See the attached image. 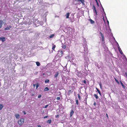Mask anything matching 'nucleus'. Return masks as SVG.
I'll return each mask as SVG.
<instances>
[{
    "mask_svg": "<svg viewBox=\"0 0 127 127\" xmlns=\"http://www.w3.org/2000/svg\"><path fill=\"white\" fill-rule=\"evenodd\" d=\"M48 105H46L44 107V108H46L48 107Z\"/></svg>",
    "mask_w": 127,
    "mask_h": 127,
    "instance_id": "obj_34",
    "label": "nucleus"
},
{
    "mask_svg": "<svg viewBox=\"0 0 127 127\" xmlns=\"http://www.w3.org/2000/svg\"><path fill=\"white\" fill-rule=\"evenodd\" d=\"M24 122V119H21L20 120L18 121V123L19 125L21 126L23 124Z\"/></svg>",
    "mask_w": 127,
    "mask_h": 127,
    "instance_id": "obj_1",
    "label": "nucleus"
},
{
    "mask_svg": "<svg viewBox=\"0 0 127 127\" xmlns=\"http://www.w3.org/2000/svg\"><path fill=\"white\" fill-rule=\"evenodd\" d=\"M78 1H80L81 2L82 4L84 5V2H85L84 0H78Z\"/></svg>",
    "mask_w": 127,
    "mask_h": 127,
    "instance_id": "obj_12",
    "label": "nucleus"
},
{
    "mask_svg": "<svg viewBox=\"0 0 127 127\" xmlns=\"http://www.w3.org/2000/svg\"><path fill=\"white\" fill-rule=\"evenodd\" d=\"M120 82H120L121 84V85H122V86L123 87V88H125V86H124V85L123 84V83L121 81H120Z\"/></svg>",
    "mask_w": 127,
    "mask_h": 127,
    "instance_id": "obj_27",
    "label": "nucleus"
},
{
    "mask_svg": "<svg viewBox=\"0 0 127 127\" xmlns=\"http://www.w3.org/2000/svg\"><path fill=\"white\" fill-rule=\"evenodd\" d=\"M51 122V120H49L47 121V123H49V124H50Z\"/></svg>",
    "mask_w": 127,
    "mask_h": 127,
    "instance_id": "obj_26",
    "label": "nucleus"
},
{
    "mask_svg": "<svg viewBox=\"0 0 127 127\" xmlns=\"http://www.w3.org/2000/svg\"><path fill=\"white\" fill-rule=\"evenodd\" d=\"M77 75L78 76L80 77H81L82 76L81 73L80 72L77 73Z\"/></svg>",
    "mask_w": 127,
    "mask_h": 127,
    "instance_id": "obj_7",
    "label": "nucleus"
},
{
    "mask_svg": "<svg viewBox=\"0 0 127 127\" xmlns=\"http://www.w3.org/2000/svg\"><path fill=\"white\" fill-rule=\"evenodd\" d=\"M89 20L91 24H93L94 23V21L91 19H90Z\"/></svg>",
    "mask_w": 127,
    "mask_h": 127,
    "instance_id": "obj_17",
    "label": "nucleus"
},
{
    "mask_svg": "<svg viewBox=\"0 0 127 127\" xmlns=\"http://www.w3.org/2000/svg\"><path fill=\"white\" fill-rule=\"evenodd\" d=\"M94 96L95 97L96 99H98V97L97 95L95 94H94Z\"/></svg>",
    "mask_w": 127,
    "mask_h": 127,
    "instance_id": "obj_21",
    "label": "nucleus"
},
{
    "mask_svg": "<svg viewBox=\"0 0 127 127\" xmlns=\"http://www.w3.org/2000/svg\"><path fill=\"white\" fill-rule=\"evenodd\" d=\"M117 45H118V44H118V43L117 42Z\"/></svg>",
    "mask_w": 127,
    "mask_h": 127,
    "instance_id": "obj_56",
    "label": "nucleus"
},
{
    "mask_svg": "<svg viewBox=\"0 0 127 127\" xmlns=\"http://www.w3.org/2000/svg\"><path fill=\"white\" fill-rule=\"evenodd\" d=\"M49 82V79H46L45 80V83H48Z\"/></svg>",
    "mask_w": 127,
    "mask_h": 127,
    "instance_id": "obj_24",
    "label": "nucleus"
},
{
    "mask_svg": "<svg viewBox=\"0 0 127 127\" xmlns=\"http://www.w3.org/2000/svg\"><path fill=\"white\" fill-rule=\"evenodd\" d=\"M38 86H39V85H38V84H37L36 85V88L37 89L38 87Z\"/></svg>",
    "mask_w": 127,
    "mask_h": 127,
    "instance_id": "obj_35",
    "label": "nucleus"
},
{
    "mask_svg": "<svg viewBox=\"0 0 127 127\" xmlns=\"http://www.w3.org/2000/svg\"><path fill=\"white\" fill-rule=\"evenodd\" d=\"M11 26H7V27H6L5 28L4 30H9L11 28Z\"/></svg>",
    "mask_w": 127,
    "mask_h": 127,
    "instance_id": "obj_5",
    "label": "nucleus"
},
{
    "mask_svg": "<svg viewBox=\"0 0 127 127\" xmlns=\"http://www.w3.org/2000/svg\"><path fill=\"white\" fill-rule=\"evenodd\" d=\"M33 85V86H34V87H35V85H34H34Z\"/></svg>",
    "mask_w": 127,
    "mask_h": 127,
    "instance_id": "obj_55",
    "label": "nucleus"
},
{
    "mask_svg": "<svg viewBox=\"0 0 127 127\" xmlns=\"http://www.w3.org/2000/svg\"><path fill=\"white\" fill-rule=\"evenodd\" d=\"M99 85L101 89H102V85H101V83H100L99 84Z\"/></svg>",
    "mask_w": 127,
    "mask_h": 127,
    "instance_id": "obj_37",
    "label": "nucleus"
},
{
    "mask_svg": "<svg viewBox=\"0 0 127 127\" xmlns=\"http://www.w3.org/2000/svg\"><path fill=\"white\" fill-rule=\"evenodd\" d=\"M37 126L38 127H41V126L39 125H38Z\"/></svg>",
    "mask_w": 127,
    "mask_h": 127,
    "instance_id": "obj_48",
    "label": "nucleus"
},
{
    "mask_svg": "<svg viewBox=\"0 0 127 127\" xmlns=\"http://www.w3.org/2000/svg\"><path fill=\"white\" fill-rule=\"evenodd\" d=\"M96 103H95V102H94V105H96Z\"/></svg>",
    "mask_w": 127,
    "mask_h": 127,
    "instance_id": "obj_52",
    "label": "nucleus"
},
{
    "mask_svg": "<svg viewBox=\"0 0 127 127\" xmlns=\"http://www.w3.org/2000/svg\"><path fill=\"white\" fill-rule=\"evenodd\" d=\"M32 127L30 126V127Z\"/></svg>",
    "mask_w": 127,
    "mask_h": 127,
    "instance_id": "obj_58",
    "label": "nucleus"
},
{
    "mask_svg": "<svg viewBox=\"0 0 127 127\" xmlns=\"http://www.w3.org/2000/svg\"><path fill=\"white\" fill-rule=\"evenodd\" d=\"M125 76L127 77V73L126 72L125 73Z\"/></svg>",
    "mask_w": 127,
    "mask_h": 127,
    "instance_id": "obj_42",
    "label": "nucleus"
},
{
    "mask_svg": "<svg viewBox=\"0 0 127 127\" xmlns=\"http://www.w3.org/2000/svg\"><path fill=\"white\" fill-rule=\"evenodd\" d=\"M83 82L84 83H86V81L85 80H84L83 81Z\"/></svg>",
    "mask_w": 127,
    "mask_h": 127,
    "instance_id": "obj_50",
    "label": "nucleus"
},
{
    "mask_svg": "<svg viewBox=\"0 0 127 127\" xmlns=\"http://www.w3.org/2000/svg\"><path fill=\"white\" fill-rule=\"evenodd\" d=\"M119 50V51L120 52V53L122 54V55H124L123 54V52L122 50H121V49H118Z\"/></svg>",
    "mask_w": 127,
    "mask_h": 127,
    "instance_id": "obj_18",
    "label": "nucleus"
},
{
    "mask_svg": "<svg viewBox=\"0 0 127 127\" xmlns=\"http://www.w3.org/2000/svg\"><path fill=\"white\" fill-rule=\"evenodd\" d=\"M84 102L86 104H87V101H85V102Z\"/></svg>",
    "mask_w": 127,
    "mask_h": 127,
    "instance_id": "obj_51",
    "label": "nucleus"
},
{
    "mask_svg": "<svg viewBox=\"0 0 127 127\" xmlns=\"http://www.w3.org/2000/svg\"><path fill=\"white\" fill-rule=\"evenodd\" d=\"M3 21L2 20H0V29L1 28L2 25Z\"/></svg>",
    "mask_w": 127,
    "mask_h": 127,
    "instance_id": "obj_10",
    "label": "nucleus"
},
{
    "mask_svg": "<svg viewBox=\"0 0 127 127\" xmlns=\"http://www.w3.org/2000/svg\"><path fill=\"white\" fill-rule=\"evenodd\" d=\"M3 107V105L2 104H0V110L2 109Z\"/></svg>",
    "mask_w": 127,
    "mask_h": 127,
    "instance_id": "obj_22",
    "label": "nucleus"
},
{
    "mask_svg": "<svg viewBox=\"0 0 127 127\" xmlns=\"http://www.w3.org/2000/svg\"><path fill=\"white\" fill-rule=\"evenodd\" d=\"M44 4H46L47 6L48 5H49V4L48 3H44Z\"/></svg>",
    "mask_w": 127,
    "mask_h": 127,
    "instance_id": "obj_36",
    "label": "nucleus"
},
{
    "mask_svg": "<svg viewBox=\"0 0 127 127\" xmlns=\"http://www.w3.org/2000/svg\"><path fill=\"white\" fill-rule=\"evenodd\" d=\"M102 9L103 11H104V8H103L102 7Z\"/></svg>",
    "mask_w": 127,
    "mask_h": 127,
    "instance_id": "obj_54",
    "label": "nucleus"
},
{
    "mask_svg": "<svg viewBox=\"0 0 127 127\" xmlns=\"http://www.w3.org/2000/svg\"><path fill=\"white\" fill-rule=\"evenodd\" d=\"M15 116L16 118L17 119H19L20 117V116L19 114H15Z\"/></svg>",
    "mask_w": 127,
    "mask_h": 127,
    "instance_id": "obj_8",
    "label": "nucleus"
},
{
    "mask_svg": "<svg viewBox=\"0 0 127 127\" xmlns=\"http://www.w3.org/2000/svg\"><path fill=\"white\" fill-rule=\"evenodd\" d=\"M23 112L24 113V115H25L26 114V112L25 111H23Z\"/></svg>",
    "mask_w": 127,
    "mask_h": 127,
    "instance_id": "obj_41",
    "label": "nucleus"
},
{
    "mask_svg": "<svg viewBox=\"0 0 127 127\" xmlns=\"http://www.w3.org/2000/svg\"><path fill=\"white\" fill-rule=\"evenodd\" d=\"M96 3H97V5H98V3L97 1V0H95Z\"/></svg>",
    "mask_w": 127,
    "mask_h": 127,
    "instance_id": "obj_45",
    "label": "nucleus"
},
{
    "mask_svg": "<svg viewBox=\"0 0 127 127\" xmlns=\"http://www.w3.org/2000/svg\"><path fill=\"white\" fill-rule=\"evenodd\" d=\"M87 98L86 97V98H85V100L84 101H87Z\"/></svg>",
    "mask_w": 127,
    "mask_h": 127,
    "instance_id": "obj_43",
    "label": "nucleus"
},
{
    "mask_svg": "<svg viewBox=\"0 0 127 127\" xmlns=\"http://www.w3.org/2000/svg\"><path fill=\"white\" fill-rule=\"evenodd\" d=\"M55 47H56L55 45H54V46H53L52 47V49L53 50H54L55 48Z\"/></svg>",
    "mask_w": 127,
    "mask_h": 127,
    "instance_id": "obj_28",
    "label": "nucleus"
},
{
    "mask_svg": "<svg viewBox=\"0 0 127 127\" xmlns=\"http://www.w3.org/2000/svg\"><path fill=\"white\" fill-rule=\"evenodd\" d=\"M103 14L105 15H106V14H105V12H104V11H103Z\"/></svg>",
    "mask_w": 127,
    "mask_h": 127,
    "instance_id": "obj_49",
    "label": "nucleus"
},
{
    "mask_svg": "<svg viewBox=\"0 0 127 127\" xmlns=\"http://www.w3.org/2000/svg\"><path fill=\"white\" fill-rule=\"evenodd\" d=\"M117 47L118 48V49H121V48L120 47L119 44H118V45Z\"/></svg>",
    "mask_w": 127,
    "mask_h": 127,
    "instance_id": "obj_40",
    "label": "nucleus"
},
{
    "mask_svg": "<svg viewBox=\"0 0 127 127\" xmlns=\"http://www.w3.org/2000/svg\"><path fill=\"white\" fill-rule=\"evenodd\" d=\"M59 115H57L56 116V118H59Z\"/></svg>",
    "mask_w": 127,
    "mask_h": 127,
    "instance_id": "obj_44",
    "label": "nucleus"
},
{
    "mask_svg": "<svg viewBox=\"0 0 127 127\" xmlns=\"http://www.w3.org/2000/svg\"><path fill=\"white\" fill-rule=\"evenodd\" d=\"M93 11L94 12V11H95V10H96V9L94 5H93Z\"/></svg>",
    "mask_w": 127,
    "mask_h": 127,
    "instance_id": "obj_25",
    "label": "nucleus"
},
{
    "mask_svg": "<svg viewBox=\"0 0 127 127\" xmlns=\"http://www.w3.org/2000/svg\"><path fill=\"white\" fill-rule=\"evenodd\" d=\"M5 38L4 37L0 38V41H1L2 42L5 41Z\"/></svg>",
    "mask_w": 127,
    "mask_h": 127,
    "instance_id": "obj_6",
    "label": "nucleus"
},
{
    "mask_svg": "<svg viewBox=\"0 0 127 127\" xmlns=\"http://www.w3.org/2000/svg\"><path fill=\"white\" fill-rule=\"evenodd\" d=\"M48 90H49V89L47 87H46L45 88L44 90L45 91H47Z\"/></svg>",
    "mask_w": 127,
    "mask_h": 127,
    "instance_id": "obj_23",
    "label": "nucleus"
},
{
    "mask_svg": "<svg viewBox=\"0 0 127 127\" xmlns=\"http://www.w3.org/2000/svg\"><path fill=\"white\" fill-rule=\"evenodd\" d=\"M36 64L37 66H40V64L39 62H36Z\"/></svg>",
    "mask_w": 127,
    "mask_h": 127,
    "instance_id": "obj_19",
    "label": "nucleus"
},
{
    "mask_svg": "<svg viewBox=\"0 0 127 127\" xmlns=\"http://www.w3.org/2000/svg\"><path fill=\"white\" fill-rule=\"evenodd\" d=\"M106 116L108 118V115L107 114H106Z\"/></svg>",
    "mask_w": 127,
    "mask_h": 127,
    "instance_id": "obj_47",
    "label": "nucleus"
},
{
    "mask_svg": "<svg viewBox=\"0 0 127 127\" xmlns=\"http://www.w3.org/2000/svg\"><path fill=\"white\" fill-rule=\"evenodd\" d=\"M69 59L70 60L72 61L74 59V57L73 56H72L71 57H70V56H69Z\"/></svg>",
    "mask_w": 127,
    "mask_h": 127,
    "instance_id": "obj_16",
    "label": "nucleus"
},
{
    "mask_svg": "<svg viewBox=\"0 0 127 127\" xmlns=\"http://www.w3.org/2000/svg\"><path fill=\"white\" fill-rule=\"evenodd\" d=\"M96 90L97 92L99 94V95L100 96H101V94L100 91L97 88H96Z\"/></svg>",
    "mask_w": 127,
    "mask_h": 127,
    "instance_id": "obj_14",
    "label": "nucleus"
},
{
    "mask_svg": "<svg viewBox=\"0 0 127 127\" xmlns=\"http://www.w3.org/2000/svg\"><path fill=\"white\" fill-rule=\"evenodd\" d=\"M70 13H67L65 15L66 16V18H69V15Z\"/></svg>",
    "mask_w": 127,
    "mask_h": 127,
    "instance_id": "obj_13",
    "label": "nucleus"
},
{
    "mask_svg": "<svg viewBox=\"0 0 127 127\" xmlns=\"http://www.w3.org/2000/svg\"><path fill=\"white\" fill-rule=\"evenodd\" d=\"M107 23H108V25H109V21L108 20H107Z\"/></svg>",
    "mask_w": 127,
    "mask_h": 127,
    "instance_id": "obj_53",
    "label": "nucleus"
},
{
    "mask_svg": "<svg viewBox=\"0 0 127 127\" xmlns=\"http://www.w3.org/2000/svg\"><path fill=\"white\" fill-rule=\"evenodd\" d=\"M48 117V116H45L44 117V118H47Z\"/></svg>",
    "mask_w": 127,
    "mask_h": 127,
    "instance_id": "obj_46",
    "label": "nucleus"
},
{
    "mask_svg": "<svg viewBox=\"0 0 127 127\" xmlns=\"http://www.w3.org/2000/svg\"><path fill=\"white\" fill-rule=\"evenodd\" d=\"M67 77H65L64 78L62 79V82L63 83H64V84H66L67 82Z\"/></svg>",
    "mask_w": 127,
    "mask_h": 127,
    "instance_id": "obj_2",
    "label": "nucleus"
},
{
    "mask_svg": "<svg viewBox=\"0 0 127 127\" xmlns=\"http://www.w3.org/2000/svg\"><path fill=\"white\" fill-rule=\"evenodd\" d=\"M117 47L118 48V49H121V48L120 47L119 44H118V45Z\"/></svg>",
    "mask_w": 127,
    "mask_h": 127,
    "instance_id": "obj_39",
    "label": "nucleus"
},
{
    "mask_svg": "<svg viewBox=\"0 0 127 127\" xmlns=\"http://www.w3.org/2000/svg\"><path fill=\"white\" fill-rule=\"evenodd\" d=\"M94 13H95V14L96 15H97V12L96 10H95V11H94Z\"/></svg>",
    "mask_w": 127,
    "mask_h": 127,
    "instance_id": "obj_31",
    "label": "nucleus"
},
{
    "mask_svg": "<svg viewBox=\"0 0 127 127\" xmlns=\"http://www.w3.org/2000/svg\"><path fill=\"white\" fill-rule=\"evenodd\" d=\"M115 81L118 83L119 84V82L118 81V80L116 79H115Z\"/></svg>",
    "mask_w": 127,
    "mask_h": 127,
    "instance_id": "obj_32",
    "label": "nucleus"
},
{
    "mask_svg": "<svg viewBox=\"0 0 127 127\" xmlns=\"http://www.w3.org/2000/svg\"><path fill=\"white\" fill-rule=\"evenodd\" d=\"M63 53V51L62 50L59 51L58 52V54L59 55V56H61Z\"/></svg>",
    "mask_w": 127,
    "mask_h": 127,
    "instance_id": "obj_3",
    "label": "nucleus"
},
{
    "mask_svg": "<svg viewBox=\"0 0 127 127\" xmlns=\"http://www.w3.org/2000/svg\"><path fill=\"white\" fill-rule=\"evenodd\" d=\"M54 36V34H51L49 36V38H53Z\"/></svg>",
    "mask_w": 127,
    "mask_h": 127,
    "instance_id": "obj_15",
    "label": "nucleus"
},
{
    "mask_svg": "<svg viewBox=\"0 0 127 127\" xmlns=\"http://www.w3.org/2000/svg\"><path fill=\"white\" fill-rule=\"evenodd\" d=\"M100 34L101 36V40L102 41H104V36L103 34L101 32H100Z\"/></svg>",
    "mask_w": 127,
    "mask_h": 127,
    "instance_id": "obj_4",
    "label": "nucleus"
},
{
    "mask_svg": "<svg viewBox=\"0 0 127 127\" xmlns=\"http://www.w3.org/2000/svg\"><path fill=\"white\" fill-rule=\"evenodd\" d=\"M59 72H57L55 73V74L54 75V76L55 78H56L59 75Z\"/></svg>",
    "mask_w": 127,
    "mask_h": 127,
    "instance_id": "obj_11",
    "label": "nucleus"
},
{
    "mask_svg": "<svg viewBox=\"0 0 127 127\" xmlns=\"http://www.w3.org/2000/svg\"><path fill=\"white\" fill-rule=\"evenodd\" d=\"M62 47L64 49H65L66 48V46H65V45L64 44H62Z\"/></svg>",
    "mask_w": 127,
    "mask_h": 127,
    "instance_id": "obj_20",
    "label": "nucleus"
},
{
    "mask_svg": "<svg viewBox=\"0 0 127 127\" xmlns=\"http://www.w3.org/2000/svg\"><path fill=\"white\" fill-rule=\"evenodd\" d=\"M74 113V111L72 110H71V112H70V117H71L72 116Z\"/></svg>",
    "mask_w": 127,
    "mask_h": 127,
    "instance_id": "obj_9",
    "label": "nucleus"
},
{
    "mask_svg": "<svg viewBox=\"0 0 127 127\" xmlns=\"http://www.w3.org/2000/svg\"><path fill=\"white\" fill-rule=\"evenodd\" d=\"M75 101L76 102V104L77 105H78V100L77 99H76V100Z\"/></svg>",
    "mask_w": 127,
    "mask_h": 127,
    "instance_id": "obj_29",
    "label": "nucleus"
},
{
    "mask_svg": "<svg viewBox=\"0 0 127 127\" xmlns=\"http://www.w3.org/2000/svg\"><path fill=\"white\" fill-rule=\"evenodd\" d=\"M78 96L79 98V99L80 100L81 99L80 96V95L79 94H78Z\"/></svg>",
    "mask_w": 127,
    "mask_h": 127,
    "instance_id": "obj_30",
    "label": "nucleus"
},
{
    "mask_svg": "<svg viewBox=\"0 0 127 127\" xmlns=\"http://www.w3.org/2000/svg\"><path fill=\"white\" fill-rule=\"evenodd\" d=\"M41 97V95H39L38 96V98H40Z\"/></svg>",
    "mask_w": 127,
    "mask_h": 127,
    "instance_id": "obj_38",
    "label": "nucleus"
},
{
    "mask_svg": "<svg viewBox=\"0 0 127 127\" xmlns=\"http://www.w3.org/2000/svg\"><path fill=\"white\" fill-rule=\"evenodd\" d=\"M29 1H30L31 0H28Z\"/></svg>",
    "mask_w": 127,
    "mask_h": 127,
    "instance_id": "obj_57",
    "label": "nucleus"
},
{
    "mask_svg": "<svg viewBox=\"0 0 127 127\" xmlns=\"http://www.w3.org/2000/svg\"><path fill=\"white\" fill-rule=\"evenodd\" d=\"M56 99L58 100H60V97H57Z\"/></svg>",
    "mask_w": 127,
    "mask_h": 127,
    "instance_id": "obj_33",
    "label": "nucleus"
}]
</instances>
